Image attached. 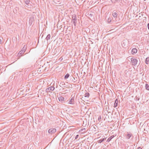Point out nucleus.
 Wrapping results in <instances>:
<instances>
[{
	"label": "nucleus",
	"mask_w": 149,
	"mask_h": 149,
	"mask_svg": "<svg viewBox=\"0 0 149 149\" xmlns=\"http://www.w3.org/2000/svg\"><path fill=\"white\" fill-rule=\"evenodd\" d=\"M130 59L132 65L135 66L138 62V60L134 57L131 58Z\"/></svg>",
	"instance_id": "f257e3e1"
},
{
	"label": "nucleus",
	"mask_w": 149,
	"mask_h": 149,
	"mask_svg": "<svg viewBox=\"0 0 149 149\" xmlns=\"http://www.w3.org/2000/svg\"><path fill=\"white\" fill-rule=\"evenodd\" d=\"M98 120H100L101 119V116H100L98 118Z\"/></svg>",
	"instance_id": "393cba45"
},
{
	"label": "nucleus",
	"mask_w": 149,
	"mask_h": 149,
	"mask_svg": "<svg viewBox=\"0 0 149 149\" xmlns=\"http://www.w3.org/2000/svg\"><path fill=\"white\" fill-rule=\"evenodd\" d=\"M90 94L88 93H86L85 94L84 96L86 97H88L89 96Z\"/></svg>",
	"instance_id": "5701e85b"
},
{
	"label": "nucleus",
	"mask_w": 149,
	"mask_h": 149,
	"mask_svg": "<svg viewBox=\"0 0 149 149\" xmlns=\"http://www.w3.org/2000/svg\"><path fill=\"white\" fill-rule=\"evenodd\" d=\"M72 81H73L74 80H75V78H74V77H73V76H72Z\"/></svg>",
	"instance_id": "a878e982"
},
{
	"label": "nucleus",
	"mask_w": 149,
	"mask_h": 149,
	"mask_svg": "<svg viewBox=\"0 0 149 149\" xmlns=\"http://www.w3.org/2000/svg\"><path fill=\"white\" fill-rule=\"evenodd\" d=\"M128 44L129 41L127 40H124L123 42L122 45L123 47L126 48L128 47Z\"/></svg>",
	"instance_id": "f03ea898"
},
{
	"label": "nucleus",
	"mask_w": 149,
	"mask_h": 149,
	"mask_svg": "<svg viewBox=\"0 0 149 149\" xmlns=\"http://www.w3.org/2000/svg\"><path fill=\"white\" fill-rule=\"evenodd\" d=\"M114 137V135H112L111 136L109 137L108 139L107 140V142H109L110 141L111 139L113 138Z\"/></svg>",
	"instance_id": "4468645a"
},
{
	"label": "nucleus",
	"mask_w": 149,
	"mask_h": 149,
	"mask_svg": "<svg viewBox=\"0 0 149 149\" xmlns=\"http://www.w3.org/2000/svg\"><path fill=\"white\" fill-rule=\"evenodd\" d=\"M125 136L126 138L127 139H129L131 137H132V139H133V138L132 133L130 132H127V133L125 134Z\"/></svg>",
	"instance_id": "39448f33"
},
{
	"label": "nucleus",
	"mask_w": 149,
	"mask_h": 149,
	"mask_svg": "<svg viewBox=\"0 0 149 149\" xmlns=\"http://www.w3.org/2000/svg\"><path fill=\"white\" fill-rule=\"evenodd\" d=\"M60 86L62 87H69V86H66L65 83L64 82H61L60 84Z\"/></svg>",
	"instance_id": "6e6552de"
},
{
	"label": "nucleus",
	"mask_w": 149,
	"mask_h": 149,
	"mask_svg": "<svg viewBox=\"0 0 149 149\" xmlns=\"http://www.w3.org/2000/svg\"><path fill=\"white\" fill-rule=\"evenodd\" d=\"M24 1L26 4L28 5L30 1L29 0H24Z\"/></svg>",
	"instance_id": "412c9836"
},
{
	"label": "nucleus",
	"mask_w": 149,
	"mask_h": 149,
	"mask_svg": "<svg viewBox=\"0 0 149 149\" xmlns=\"http://www.w3.org/2000/svg\"><path fill=\"white\" fill-rule=\"evenodd\" d=\"M106 139V138H103L100 139V140L97 141V142L98 143H101L102 141H104V140Z\"/></svg>",
	"instance_id": "f3484780"
},
{
	"label": "nucleus",
	"mask_w": 149,
	"mask_h": 149,
	"mask_svg": "<svg viewBox=\"0 0 149 149\" xmlns=\"http://www.w3.org/2000/svg\"><path fill=\"white\" fill-rule=\"evenodd\" d=\"M130 57H128V58H130Z\"/></svg>",
	"instance_id": "2f4dec72"
},
{
	"label": "nucleus",
	"mask_w": 149,
	"mask_h": 149,
	"mask_svg": "<svg viewBox=\"0 0 149 149\" xmlns=\"http://www.w3.org/2000/svg\"><path fill=\"white\" fill-rule=\"evenodd\" d=\"M86 129L85 128H83L81 130V131H82L84 132H85V131Z\"/></svg>",
	"instance_id": "b1692460"
},
{
	"label": "nucleus",
	"mask_w": 149,
	"mask_h": 149,
	"mask_svg": "<svg viewBox=\"0 0 149 149\" xmlns=\"http://www.w3.org/2000/svg\"><path fill=\"white\" fill-rule=\"evenodd\" d=\"M69 76H70V74H68V73L65 76V77H64L65 79H68L69 77Z\"/></svg>",
	"instance_id": "6ab92c4d"
},
{
	"label": "nucleus",
	"mask_w": 149,
	"mask_h": 149,
	"mask_svg": "<svg viewBox=\"0 0 149 149\" xmlns=\"http://www.w3.org/2000/svg\"><path fill=\"white\" fill-rule=\"evenodd\" d=\"M58 99L59 101L61 102H64V98L62 96H60L58 97Z\"/></svg>",
	"instance_id": "9b49d317"
},
{
	"label": "nucleus",
	"mask_w": 149,
	"mask_h": 149,
	"mask_svg": "<svg viewBox=\"0 0 149 149\" xmlns=\"http://www.w3.org/2000/svg\"><path fill=\"white\" fill-rule=\"evenodd\" d=\"M56 131V130L55 128H52L49 130L48 132L50 134H52L55 133Z\"/></svg>",
	"instance_id": "423d86ee"
},
{
	"label": "nucleus",
	"mask_w": 149,
	"mask_h": 149,
	"mask_svg": "<svg viewBox=\"0 0 149 149\" xmlns=\"http://www.w3.org/2000/svg\"><path fill=\"white\" fill-rule=\"evenodd\" d=\"M112 15L114 17H117L118 15L116 11H113V12Z\"/></svg>",
	"instance_id": "ddd939ff"
},
{
	"label": "nucleus",
	"mask_w": 149,
	"mask_h": 149,
	"mask_svg": "<svg viewBox=\"0 0 149 149\" xmlns=\"http://www.w3.org/2000/svg\"><path fill=\"white\" fill-rule=\"evenodd\" d=\"M79 135H77L75 137V139H77L78 138V137H79Z\"/></svg>",
	"instance_id": "cd10ccee"
},
{
	"label": "nucleus",
	"mask_w": 149,
	"mask_h": 149,
	"mask_svg": "<svg viewBox=\"0 0 149 149\" xmlns=\"http://www.w3.org/2000/svg\"><path fill=\"white\" fill-rule=\"evenodd\" d=\"M72 21L73 22L74 26H75L77 23V19L76 15L74 14L73 15Z\"/></svg>",
	"instance_id": "7ed1b4c3"
},
{
	"label": "nucleus",
	"mask_w": 149,
	"mask_h": 149,
	"mask_svg": "<svg viewBox=\"0 0 149 149\" xmlns=\"http://www.w3.org/2000/svg\"><path fill=\"white\" fill-rule=\"evenodd\" d=\"M149 62V57H147L145 61V63L147 64H148Z\"/></svg>",
	"instance_id": "a211bd4d"
},
{
	"label": "nucleus",
	"mask_w": 149,
	"mask_h": 149,
	"mask_svg": "<svg viewBox=\"0 0 149 149\" xmlns=\"http://www.w3.org/2000/svg\"><path fill=\"white\" fill-rule=\"evenodd\" d=\"M108 20V22H110L111 21V19L110 18H109Z\"/></svg>",
	"instance_id": "bb28decb"
},
{
	"label": "nucleus",
	"mask_w": 149,
	"mask_h": 149,
	"mask_svg": "<svg viewBox=\"0 0 149 149\" xmlns=\"http://www.w3.org/2000/svg\"><path fill=\"white\" fill-rule=\"evenodd\" d=\"M50 35L49 34H48L46 38V39L48 40L50 39Z\"/></svg>",
	"instance_id": "aec40b11"
},
{
	"label": "nucleus",
	"mask_w": 149,
	"mask_h": 149,
	"mask_svg": "<svg viewBox=\"0 0 149 149\" xmlns=\"http://www.w3.org/2000/svg\"><path fill=\"white\" fill-rule=\"evenodd\" d=\"M146 89L148 91H149V85L147 84H146Z\"/></svg>",
	"instance_id": "4be33fe9"
},
{
	"label": "nucleus",
	"mask_w": 149,
	"mask_h": 149,
	"mask_svg": "<svg viewBox=\"0 0 149 149\" xmlns=\"http://www.w3.org/2000/svg\"><path fill=\"white\" fill-rule=\"evenodd\" d=\"M111 0L112 3H116L117 2L119 3L122 0Z\"/></svg>",
	"instance_id": "f8f14e48"
},
{
	"label": "nucleus",
	"mask_w": 149,
	"mask_h": 149,
	"mask_svg": "<svg viewBox=\"0 0 149 149\" xmlns=\"http://www.w3.org/2000/svg\"><path fill=\"white\" fill-rule=\"evenodd\" d=\"M74 97H73L69 101V104H73L74 102Z\"/></svg>",
	"instance_id": "1a4fd4ad"
},
{
	"label": "nucleus",
	"mask_w": 149,
	"mask_h": 149,
	"mask_svg": "<svg viewBox=\"0 0 149 149\" xmlns=\"http://www.w3.org/2000/svg\"><path fill=\"white\" fill-rule=\"evenodd\" d=\"M26 48V46L25 45H24L22 50L20 51L18 53V55L20 54L21 55H22V54H23L25 51Z\"/></svg>",
	"instance_id": "20e7f679"
},
{
	"label": "nucleus",
	"mask_w": 149,
	"mask_h": 149,
	"mask_svg": "<svg viewBox=\"0 0 149 149\" xmlns=\"http://www.w3.org/2000/svg\"><path fill=\"white\" fill-rule=\"evenodd\" d=\"M137 149H142V148L140 147L138 148Z\"/></svg>",
	"instance_id": "7c9ffc66"
},
{
	"label": "nucleus",
	"mask_w": 149,
	"mask_h": 149,
	"mask_svg": "<svg viewBox=\"0 0 149 149\" xmlns=\"http://www.w3.org/2000/svg\"><path fill=\"white\" fill-rule=\"evenodd\" d=\"M34 18L33 17H31L30 18L29 20V23L31 24H32V22L33 21Z\"/></svg>",
	"instance_id": "dca6fc26"
},
{
	"label": "nucleus",
	"mask_w": 149,
	"mask_h": 149,
	"mask_svg": "<svg viewBox=\"0 0 149 149\" xmlns=\"http://www.w3.org/2000/svg\"><path fill=\"white\" fill-rule=\"evenodd\" d=\"M2 42V40L1 39H0V44Z\"/></svg>",
	"instance_id": "c756f323"
},
{
	"label": "nucleus",
	"mask_w": 149,
	"mask_h": 149,
	"mask_svg": "<svg viewBox=\"0 0 149 149\" xmlns=\"http://www.w3.org/2000/svg\"><path fill=\"white\" fill-rule=\"evenodd\" d=\"M148 28L149 30V23L148 24Z\"/></svg>",
	"instance_id": "c85d7f7f"
},
{
	"label": "nucleus",
	"mask_w": 149,
	"mask_h": 149,
	"mask_svg": "<svg viewBox=\"0 0 149 149\" xmlns=\"http://www.w3.org/2000/svg\"><path fill=\"white\" fill-rule=\"evenodd\" d=\"M137 49L135 48H133L132 50V53L133 54H134L137 53Z\"/></svg>",
	"instance_id": "9d476101"
},
{
	"label": "nucleus",
	"mask_w": 149,
	"mask_h": 149,
	"mask_svg": "<svg viewBox=\"0 0 149 149\" xmlns=\"http://www.w3.org/2000/svg\"><path fill=\"white\" fill-rule=\"evenodd\" d=\"M54 86H51L49 88H47L46 90V92L48 93L53 91L54 89Z\"/></svg>",
	"instance_id": "0eeeda50"
},
{
	"label": "nucleus",
	"mask_w": 149,
	"mask_h": 149,
	"mask_svg": "<svg viewBox=\"0 0 149 149\" xmlns=\"http://www.w3.org/2000/svg\"><path fill=\"white\" fill-rule=\"evenodd\" d=\"M118 104V100H117V99H116L115 102V103H114V107H116L117 106Z\"/></svg>",
	"instance_id": "2eb2a0df"
}]
</instances>
